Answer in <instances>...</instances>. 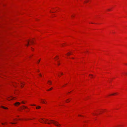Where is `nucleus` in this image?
Wrapping results in <instances>:
<instances>
[{
    "instance_id": "1",
    "label": "nucleus",
    "mask_w": 127,
    "mask_h": 127,
    "mask_svg": "<svg viewBox=\"0 0 127 127\" xmlns=\"http://www.w3.org/2000/svg\"><path fill=\"white\" fill-rule=\"evenodd\" d=\"M47 120V121H49L51 123H47L49 124H50L51 123H53L56 126L58 127H60L61 126V125L57 121H55L53 120H48L46 119Z\"/></svg>"
},
{
    "instance_id": "2",
    "label": "nucleus",
    "mask_w": 127,
    "mask_h": 127,
    "mask_svg": "<svg viewBox=\"0 0 127 127\" xmlns=\"http://www.w3.org/2000/svg\"><path fill=\"white\" fill-rule=\"evenodd\" d=\"M59 9V8L58 7L52 8V9L50 10V11L51 13H54L57 12L58 10Z\"/></svg>"
},
{
    "instance_id": "3",
    "label": "nucleus",
    "mask_w": 127,
    "mask_h": 127,
    "mask_svg": "<svg viewBox=\"0 0 127 127\" xmlns=\"http://www.w3.org/2000/svg\"><path fill=\"white\" fill-rule=\"evenodd\" d=\"M113 8L112 7H109L106 9L107 11H110L112 10Z\"/></svg>"
},
{
    "instance_id": "4",
    "label": "nucleus",
    "mask_w": 127,
    "mask_h": 127,
    "mask_svg": "<svg viewBox=\"0 0 127 127\" xmlns=\"http://www.w3.org/2000/svg\"><path fill=\"white\" fill-rule=\"evenodd\" d=\"M20 104V103L18 102H16L14 104L15 106H18Z\"/></svg>"
},
{
    "instance_id": "5",
    "label": "nucleus",
    "mask_w": 127,
    "mask_h": 127,
    "mask_svg": "<svg viewBox=\"0 0 127 127\" xmlns=\"http://www.w3.org/2000/svg\"><path fill=\"white\" fill-rule=\"evenodd\" d=\"M12 99H14V98H13L12 97H9L7 98V99L8 100H10Z\"/></svg>"
},
{
    "instance_id": "6",
    "label": "nucleus",
    "mask_w": 127,
    "mask_h": 127,
    "mask_svg": "<svg viewBox=\"0 0 127 127\" xmlns=\"http://www.w3.org/2000/svg\"><path fill=\"white\" fill-rule=\"evenodd\" d=\"M41 119V120H39V121L41 123H43L42 122H44V123H46V122L45 121H44L42 119Z\"/></svg>"
},
{
    "instance_id": "7",
    "label": "nucleus",
    "mask_w": 127,
    "mask_h": 127,
    "mask_svg": "<svg viewBox=\"0 0 127 127\" xmlns=\"http://www.w3.org/2000/svg\"><path fill=\"white\" fill-rule=\"evenodd\" d=\"M23 106V108L22 107H21V108L22 109H24V108H27V107H25V106Z\"/></svg>"
},
{
    "instance_id": "8",
    "label": "nucleus",
    "mask_w": 127,
    "mask_h": 127,
    "mask_svg": "<svg viewBox=\"0 0 127 127\" xmlns=\"http://www.w3.org/2000/svg\"><path fill=\"white\" fill-rule=\"evenodd\" d=\"M24 85L23 84V83L21 82V86L22 88H23L24 86Z\"/></svg>"
},
{
    "instance_id": "9",
    "label": "nucleus",
    "mask_w": 127,
    "mask_h": 127,
    "mask_svg": "<svg viewBox=\"0 0 127 127\" xmlns=\"http://www.w3.org/2000/svg\"><path fill=\"white\" fill-rule=\"evenodd\" d=\"M71 53H72V52H68V53H67V54H66V55H67L68 56L69 55H70V54H71Z\"/></svg>"
},
{
    "instance_id": "10",
    "label": "nucleus",
    "mask_w": 127,
    "mask_h": 127,
    "mask_svg": "<svg viewBox=\"0 0 127 127\" xmlns=\"http://www.w3.org/2000/svg\"><path fill=\"white\" fill-rule=\"evenodd\" d=\"M1 107L2 108H3L4 109H8V108H7L4 107L3 106H1Z\"/></svg>"
},
{
    "instance_id": "11",
    "label": "nucleus",
    "mask_w": 127,
    "mask_h": 127,
    "mask_svg": "<svg viewBox=\"0 0 127 127\" xmlns=\"http://www.w3.org/2000/svg\"><path fill=\"white\" fill-rule=\"evenodd\" d=\"M41 100L42 101V102L44 104H45V102L44 101V100L43 99H41Z\"/></svg>"
},
{
    "instance_id": "12",
    "label": "nucleus",
    "mask_w": 127,
    "mask_h": 127,
    "mask_svg": "<svg viewBox=\"0 0 127 127\" xmlns=\"http://www.w3.org/2000/svg\"><path fill=\"white\" fill-rule=\"evenodd\" d=\"M40 108V106H38L36 107V109H39Z\"/></svg>"
},
{
    "instance_id": "13",
    "label": "nucleus",
    "mask_w": 127,
    "mask_h": 127,
    "mask_svg": "<svg viewBox=\"0 0 127 127\" xmlns=\"http://www.w3.org/2000/svg\"><path fill=\"white\" fill-rule=\"evenodd\" d=\"M89 0H86L85 1H84V2L85 3H87L88 2Z\"/></svg>"
},
{
    "instance_id": "14",
    "label": "nucleus",
    "mask_w": 127,
    "mask_h": 127,
    "mask_svg": "<svg viewBox=\"0 0 127 127\" xmlns=\"http://www.w3.org/2000/svg\"><path fill=\"white\" fill-rule=\"evenodd\" d=\"M48 82H49L50 83V84H52V82L50 81H48Z\"/></svg>"
},
{
    "instance_id": "15",
    "label": "nucleus",
    "mask_w": 127,
    "mask_h": 127,
    "mask_svg": "<svg viewBox=\"0 0 127 127\" xmlns=\"http://www.w3.org/2000/svg\"><path fill=\"white\" fill-rule=\"evenodd\" d=\"M27 42H28V44H27L26 45L27 46H28V45H29V41H27Z\"/></svg>"
},
{
    "instance_id": "16",
    "label": "nucleus",
    "mask_w": 127,
    "mask_h": 127,
    "mask_svg": "<svg viewBox=\"0 0 127 127\" xmlns=\"http://www.w3.org/2000/svg\"><path fill=\"white\" fill-rule=\"evenodd\" d=\"M52 89H53V88H50L49 89V90H47V91H50L51 90H52Z\"/></svg>"
},
{
    "instance_id": "17",
    "label": "nucleus",
    "mask_w": 127,
    "mask_h": 127,
    "mask_svg": "<svg viewBox=\"0 0 127 127\" xmlns=\"http://www.w3.org/2000/svg\"><path fill=\"white\" fill-rule=\"evenodd\" d=\"M70 101L68 100V99L66 101V102L67 103H68V102H69Z\"/></svg>"
},
{
    "instance_id": "18",
    "label": "nucleus",
    "mask_w": 127,
    "mask_h": 127,
    "mask_svg": "<svg viewBox=\"0 0 127 127\" xmlns=\"http://www.w3.org/2000/svg\"><path fill=\"white\" fill-rule=\"evenodd\" d=\"M30 42L32 43H33V40L30 41Z\"/></svg>"
},
{
    "instance_id": "19",
    "label": "nucleus",
    "mask_w": 127,
    "mask_h": 127,
    "mask_svg": "<svg viewBox=\"0 0 127 127\" xmlns=\"http://www.w3.org/2000/svg\"><path fill=\"white\" fill-rule=\"evenodd\" d=\"M89 76H92V77L93 76V75L92 74H90L89 75Z\"/></svg>"
},
{
    "instance_id": "20",
    "label": "nucleus",
    "mask_w": 127,
    "mask_h": 127,
    "mask_svg": "<svg viewBox=\"0 0 127 127\" xmlns=\"http://www.w3.org/2000/svg\"><path fill=\"white\" fill-rule=\"evenodd\" d=\"M124 74H125V75H126L127 74V72H125L124 73Z\"/></svg>"
},
{
    "instance_id": "21",
    "label": "nucleus",
    "mask_w": 127,
    "mask_h": 127,
    "mask_svg": "<svg viewBox=\"0 0 127 127\" xmlns=\"http://www.w3.org/2000/svg\"><path fill=\"white\" fill-rule=\"evenodd\" d=\"M39 75L41 77L42 76V75L40 73L39 74Z\"/></svg>"
},
{
    "instance_id": "22",
    "label": "nucleus",
    "mask_w": 127,
    "mask_h": 127,
    "mask_svg": "<svg viewBox=\"0 0 127 127\" xmlns=\"http://www.w3.org/2000/svg\"><path fill=\"white\" fill-rule=\"evenodd\" d=\"M116 93L113 94L111 95H114V94H116Z\"/></svg>"
},
{
    "instance_id": "23",
    "label": "nucleus",
    "mask_w": 127,
    "mask_h": 127,
    "mask_svg": "<svg viewBox=\"0 0 127 127\" xmlns=\"http://www.w3.org/2000/svg\"><path fill=\"white\" fill-rule=\"evenodd\" d=\"M93 115H97V114L96 113H93Z\"/></svg>"
},
{
    "instance_id": "24",
    "label": "nucleus",
    "mask_w": 127,
    "mask_h": 127,
    "mask_svg": "<svg viewBox=\"0 0 127 127\" xmlns=\"http://www.w3.org/2000/svg\"><path fill=\"white\" fill-rule=\"evenodd\" d=\"M10 123L11 124H16V123Z\"/></svg>"
},
{
    "instance_id": "25",
    "label": "nucleus",
    "mask_w": 127,
    "mask_h": 127,
    "mask_svg": "<svg viewBox=\"0 0 127 127\" xmlns=\"http://www.w3.org/2000/svg\"><path fill=\"white\" fill-rule=\"evenodd\" d=\"M22 103H25L24 102V101H22Z\"/></svg>"
},
{
    "instance_id": "26",
    "label": "nucleus",
    "mask_w": 127,
    "mask_h": 127,
    "mask_svg": "<svg viewBox=\"0 0 127 127\" xmlns=\"http://www.w3.org/2000/svg\"><path fill=\"white\" fill-rule=\"evenodd\" d=\"M58 62V65H59L60 64L59 63V62Z\"/></svg>"
},
{
    "instance_id": "27",
    "label": "nucleus",
    "mask_w": 127,
    "mask_h": 127,
    "mask_svg": "<svg viewBox=\"0 0 127 127\" xmlns=\"http://www.w3.org/2000/svg\"><path fill=\"white\" fill-rule=\"evenodd\" d=\"M40 60H39L38 61V63H39V62H40Z\"/></svg>"
},
{
    "instance_id": "28",
    "label": "nucleus",
    "mask_w": 127,
    "mask_h": 127,
    "mask_svg": "<svg viewBox=\"0 0 127 127\" xmlns=\"http://www.w3.org/2000/svg\"><path fill=\"white\" fill-rule=\"evenodd\" d=\"M32 106H35V105L33 104L31 105Z\"/></svg>"
},
{
    "instance_id": "29",
    "label": "nucleus",
    "mask_w": 127,
    "mask_h": 127,
    "mask_svg": "<svg viewBox=\"0 0 127 127\" xmlns=\"http://www.w3.org/2000/svg\"><path fill=\"white\" fill-rule=\"evenodd\" d=\"M1 124H2V125H4V123H2Z\"/></svg>"
},
{
    "instance_id": "30",
    "label": "nucleus",
    "mask_w": 127,
    "mask_h": 127,
    "mask_svg": "<svg viewBox=\"0 0 127 127\" xmlns=\"http://www.w3.org/2000/svg\"><path fill=\"white\" fill-rule=\"evenodd\" d=\"M78 116H81V115H78Z\"/></svg>"
},
{
    "instance_id": "31",
    "label": "nucleus",
    "mask_w": 127,
    "mask_h": 127,
    "mask_svg": "<svg viewBox=\"0 0 127 127\" xmlns=\"http://www.w3.org/2000/svg\"><path fill=\"white\" fill-rule=\"evenodd\" d=\"M61 74L62 75H63V73H62H62H61Z\"/></svg>"
},
{
    "instance_id": "32",
    "label": "nucleus",
    "mask_w": 127,
    "mask_h": 127,
    "mask_svg": "<svg viewBox=\"0 0 127 127\" xmlns=\"http://www.w3.org/2000/svg\"><path fill=\"white\" fill-rule=\"evenodd\" d=\"M5 123L6 124H7V123L6 122H5Z\"/></svg>"
},
{
    "instance_id": "33",
    "label": "nucleus",
    "mask_w": 127,
    "mask_h": 127,
    "mask_svg": "<svg viewBox=\"0 0 127 127\" xmlns=\"http://www.w3.org/2000/svg\"><path fill=\"white\" fill-rule=\"evenodd\" d=\"M72 59H74V58H72Z\"/></svg>"
},
{
    "instance_id": "34",
    "label": "nucleus",
    "mask_w": 127,
    "mask_h": 127,
    "mask_svg": "<svg viewBox=\"0 0 127 127\" xmlns=\"http://www.w3.org/2000/svg\"><path fill=\"white\" fill-rule=\"evenodd\" d=\"M91 78H92V76H91Z\"/></svg>"
},
{
    "instance_id": "35",
    "label": "nucleus",
    "mask_w": 127,
    "mask_h": 127,
    "mask_svg": "<svg viewBox=\"0 0 127 127\" xmlns=\"http://www.w3.org/2000/svg\"><path fill=\"white\" fill-rule=\"evenodd\" d=\"M91 78H92V76H91Z\"/></svg>"
}]
</instances>
